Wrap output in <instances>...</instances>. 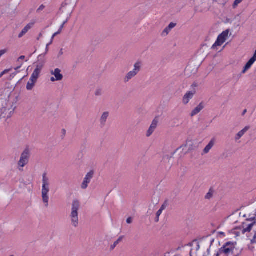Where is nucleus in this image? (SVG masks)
I'll return each instance as SVG.
<instances>
[{
  "label": "nucleus",
  "mask_w": 256,
  "mask_h": 256,
  "mask_svg": "<svg viewBox=\"0 0 256 256\" xmlns=\"http://www.w3.org/2000/svg\"><path fill=\"white\" fill-rule=\"evenodd\" d=\"M80 203L77 199L74 200L72 203L71 210L70 218L72 225L74 228H77L79 224L78 210L80 209Z\"/></svg>",
  "instance_id": "1"
},
{
  "label": "nucleus",
  "mask_w": 256,
  "mask_h": 256,
  "mask_svg": "<svg viewBox=\"0 0 256 256\" xmlns=\"http://www.w3.org/2000/svg\"><path fill=\"white\" fill-rule=\"evenodd\" d=\"M42 197L43 202L44 204L46 207L48 206L49 196L48 192H50V180L47 176V174L44 172L42 174Z\"/></svg>",
  "instance_id": "2"
},
{
  "label": "nucleus",
  "mask_w": 256,
  "mask_h": 256,
  "mask_svg": "<svg viewBox=\"0 0 256 256\" xmlns=\"http://www.w3.org/2000/svg\"><path fill=\"white\" fill-rule=\"evenodd\" d=\"M236 242H228L219 249L216 256H220L221 254H224L225 256H228L232 254L235 248Z\"/></svg>",
  "instance_id": "3"
},
{
  "label": "nucleus",
  "mask_w": 256,
  "mask_h": 256,
  "mask_svg": "<svg viewBox=\"0 0 256 256\" xmlns=\"http://www.w3.org/2000/svg\"><path fill=\"white\" fill-rule=\"evenodd\" d=\"M30 156V152L29 148H26L20 154V160L18 162V168L20 171L29 162Z\"/></svg>",
  "instance_id": "4"
},
{
  "label": "nucleus",
  "mask_w": 256,
  "mask_h": 256,
  "mask_svg": "<svg viewBox=\"0 0 256 256\" xmlns=\"http://www.w3.org/2000/svg\"><path fill=\"white\" fill-rule=\"evenodd\" d=\"M134 68L132 70L129 72L124 78V83L128 82L131 79L136 76L140 72L142 67V62H136L134 64Z\"/></svg>",
  "instance_id": "5"
},
{
  "label": "nucleus",
  "mask_w": 256,
  "mask_h": 256,
  "mask_svg": "<svg viewBox=\"0 0 256 256\" xmlns=\"http://www.w3.org/2000/svg\"><path fill=\"white\" fill-rule=\"evenodd\" d=\"M228 34L229 30H226L220 34L218 36L215 43L212 46V48L214 50L216 48V46H221L226 40Z\"/></svg>",
  "instance_id": "6"
},
{
  "label": "nucleus",
  "mask_w": 256,
  "mask_h": 256,
  "mask_svg": "<svg viewBox=\"0 0 256 256\" xmlns=\"http://www.w3.org/2000/svg\"><path fill=\"white\" fill-rule=\"evenodd\" d=\"M44 62H40L36 65V68L34 70L30 78V80H35L37 82L40 74L44 66Z\"/></svg>",
  "instance_id": "7"
},
{
  "label": "nucleus",
  "mask_w": 256,
  "mask_h": 256,
  "mask_svg": "<svg viewBox=\"0 0 256 256\" xmlns=\"http://www.w3.org/2000/svg\"><path fill=\"white\" fill-rule=\"evenodd\" d=\"M94 174V172L90 171L86 174L81 185V188L82 189L86 190L88 188V184L90 183L92 178H93Z\"/></svg>",
  "instance_id": "8"
},
{
  "label": "nucleus",
  "mask_w": 256,
  "mask_h": 256,
  "mask_svg": "<svg viewBox=\"0 0 256 256\" xmlns=\"http://www.w3.org/2000/svg\"><path fill=\"white\" fill-rule=\"evenodd\" d=\"M13 114V111L10 109H8L6 108H3L1 110V114H0V118H4L6 120L7 119L10 118Z\"/></svg>",
  "instance_id": "9"
},
{
  "label": "nucleus",
  "mask_w": 256,
  "mask_h": 256,
  "mask_svg": "<svg viewBox=\"0 0 256 256\" xmlns=\"http://www.w3.org/2000/svg\"><path fill=\"white\" fill-rule=\"evenodd\" d=\"M158 120L156 118H155L154 120H153L148 130L147 131V132H146V136L147 137L150 136L154 132L156 128L158 126Z\"/></svg>",
  "instance_id": "10"
},
{
  "label": "nucleus",
  "mask_w": 256,
  "mask_h": 256,
  "mask_svg": "<svg viewBox=\"0 0 256 256\" xmlns=\"http://www.w3.org/2000/svg\"><path fill=\"white\" fill-rule=\"evenodd\" d=\"M34 25V23L33 22L28 24L18 34V38H20L24 36L33 27Z\"/></svg>",
  "instance_id": "11"
},
{
  "label": "nucleus",
  "mask_w": 256,
  "mask_h": 256,
  "mask_svg": "<svg viewBox=\"0 0 256 256\" xmlns=\"http://www.w3.org/2000/svg\"><path fill=\"white\" fill-rule=\"evenodd\" d=\"M195 92H188L186 94L184 95L182 98V102L184 104H186L188 103L190 100L193 98Z\"/></svg>",
  "instance_id": "12"
},
{
  "label": "nucleus",
  "mask_w": 256,
  "mask_h": 256,
  "mask_svg": "<svg viewBox=\"0 0 256 256\" xmlns=\"http://www.w3.org/2000/svg\"><path fill=\"white\" fill-rule=\"evenodd\" d=\"M256 224V222L254 220L253 222L246 224L244 223L242 224V234H244L246 232H250L252 227Z\"/></svg>",
  "instance_id": "13"
},
{
  "label": "nucleus",
  "mask_w": 256,
  "mask_h": 256,
  "mask_svg": "<svg viewBox=\"0 0 256 256\" xmlns=\"http://www.w3.org/2000/svg\"><path fill=\"white\" fill-rule=\"evenodd\" d=\"M61 70L58 68H56L54 70H51L50 74L54 75L58 80H61L63 78V75L60 74Z\"/></svg>",
  "instance_id": "14"
},
{
  "label": "nucleus",
  "mask_w": 256,
  "mask_h": 256,
  "mask_svg": "<svg viewBox=\"0 0 256 256\" xmlns=\"http://www.w3.org/2000/svg\"><path fill=\"white\" fill-rule=\"evenodd\" d=\"M249 126L244 127L242 130L240 131L235 136L234 140L236 142L239 140L250 129Z\"/></svg>",
  "instance_id": "15"
},
{
  "label": "nucleus",
  "mask_w": 256,
  "mask_h": 256,
  "mask_svg": "<svg viewBox=\"0 0 256 256\" xmlns=\"http://www.w3.org/2000/svg\"><path fill=\"white\" fill-rule=\"evenodd\" d=\"M215 144V140L214 138L211 140L208 144L205 147V148L203 150V153L204 154H206L209 152L210 150L212 149V148L214 146Z\"/></svg>",
  "instance_id": "16"
},
{
  "label": "nucleus",
  "mask_w": 256,
  "mask_h": 256,
  "mask_svg": "<svg viewBox=\"0 0 256 256\" xmlns=\"http://www.w3.org/2000/svg\"><path fill=\"white\" fill-rule=\"evenodd\" d=\"M204 108V106L202 102L200 103L192 112L191 114H190L191 116H194L198 114Z\"/></svg>",
  "instance_id": "17"
},
{
  "label": "nucleus",
  "mask_w": 256,
  "mask_h": 256,
  "mask_svg": "<svg viewBox=\"0 0 256 256\" xmlns=\"http://www.w3.org/2000/svg\"><path fill=\"white\" fill-rule=\"evenodd\" d=\"M108 116L109 112H105L102 114L100 120V122L102 126H104L106 124V122Z\"/></svg>",
  "instance_id": "18"
},
{
  "label": "nucleus",
  "mask_w": 256,
  "mask_h": 256,
  "mask_svg": "<svg viewBox=\"0 0 256 256\" xmlns=\"http://www.w3.org/2000/svg\"><path fill=\"white\" fill-rule=\"evenodd\" d=\"M176 24L173 22H170L169 25L166 27L162 32V34L163 36H166L170 32L172 28H174Z\"/></svg>",
  "instance_id": "19"
},
{
  "label": "nucleus",
  "mask_w": 256,
  "mask_h": 256,
  "mask_svg": "<svg viewBox=\"0 0 256 256\" xmlns=\"http://www.w3.org/2000/svg\"><path fill=\"white\" fill-rule=\"evenodd\" d=\"M255 62L254 60L253 59L250 58L248 62L246 64V66L244 67V70L242 72V74H244L248 70H249L252 66L253 64Z\"/></svg>",
  "instance_id": "20"
},
{
  "label": "nucleus",
  "mask_w": 256,
  "mask_h": 256,
  "mask_svg": "<svg viewBox=\"0 0 256 256\" xmlns=\"http://www.w3.org/2000/svg\"><path fill=\"white\" fill-rule=\"evenodd\" d=\"M124 236H120L114 242L113 244H112L110 247V250H112L114 249V248L120 243L121 242L123 239Z\"/></svg>",
  "instance_id": "21"
},
{
  "label": "nucleus",
  "mask_w": 256,
  "mask_h": 256,
  "mask_svg": "<svg viewBox=\"0 0 256 256\" xmlns=\"http://www.w3.org/2000/svg\"><path fill=\"white\" fill-rule=\"evenodd\" d=\"M36 82L34 80H30V81H28V82L27 83L26 89L28 90H32L34 88Z\"/></svg>",
  "instance_id": "22"
},
{
  "label": "nucleus",
  "mask_w": 256,
  "mask_h": 256,
  "mask_svg": "<svg viewBox=\"0 0 256 256\" xmlns=\"http://www.w3.org/2000/svg\"><path fill=\"white\" fill-rule=\"evenodd\" d=\"M213 196V192L211 190H209V192L206 194L205 196V198L207 200H210L212 198Z\"/></svg>",
  "instance_id": "23"
},
{
  "label": "nucleus",
  "mask_w": 256,
  "mask_h": 256,
  "mask_svg": "<svg viewBox=\"0 0 256 256\" xmlns=\"http://www.w3.org/2000/svg\"><path fill=\"white\" fill-rule=\"evenodd\" d=\"M168 200H166L164 201V203L162 204V206L160 207V210H162V211H163L164 210H165L166 207L168 206Z\"/></svg>",
  "instance_id": "24"
},
{
  "label": "nucleus",
  "mask_w": 256,
  "mask_h": 256,
  "mask_svg": "<svg viewBox=\"0 0 256 256\" xmlns=\"http://www.w3.org/2000/svg\"><path fill=\"white\" fill-rule=\"evenodd\" d=\"M95 95L96 96H100L102 94V90L101 88H97L95 91Z\"/></svg>",
  "instance_id": "25"
},
{
  "label": "nucleus",
  "mask_w": 256,
  "mask_h": 256,
  "mask_svg": "<svg viewBox=\"0 0 256 256\" xmlns=\"http://www.w3.org/2000/svg\"><path fill=\"white\" fill-rule=\"evenodd\" d=\"M242 0H235L233 4V8H236L239 4L242 2Z\"/></svg>",
  "instance_id": "26"
},
{
  "label": "nucleus",
  "mask_w": 256,
  "mask_h": 256,
  "mask_svg": "<svg viewBox=\"0 0 256 256\" xmlns=\"http://www.w3.org/2000/svg\"><path fill=\"white\" fill-rule=\"evenodd\" d=\"M64 54V52H63V49L62 48H61L58 52V58H60V57L62 54Z\"/></svg>",
  "instance_id": "27"
},
{
  "label": "nucleus",
  "mask_w": 256,
  "mask_h": 256,
  "mask_svg": "<svg viewBox=\"0 0 256 256\" xmlns=\"http://www.w3.org/2000/svg\"><path fill=\"white\" fill-rule=\"evenodd\" d=\"M60 32H59L58 30L55 32L52 36V40H53V39L58 34H60Z\"/></svg>",
  "instance_id": "28"
},
{
  "label": "nucleus",
  "mask_w": 256,
  "mask_h": 256,
  "mask_svg": "<svg viewBox=\"0 0 256 256\" xmlns=\"http://www.w3.org/2000/svg\"><path fill=\"white\" fill-rule=\"evenodd\" d=\"M162 210H158L157 212H156V216H158V217H159L160 216V215L162 214Z\"/></svg>",
  "instance_id": "29"
},
{
  "label": "nucleus",
  "mask_w": 256,
  "mask_h": 256,
  "mask_svg": "<svg viewBox=\"0 0 256 256\" xmlns=\"http://www.w3.org/2000/svg\"><path fill=\"white\" fill-rule=\"evenodd\" d=\"M132 222V218L130 217L128 218H127L126 220V222L128 224H131Z\"/></svg>",
  "instance_id": "30"
},
{
  "label": "nucleus",
  "mask_w": 256,
  "mask_h": 256,
  "mask_svg": "<svg viewBox=\"0 0 256 256\" xmlns=\"http://www.w3.org/2000/svg\"><path fill=\"white\" fill-rule=\"evenodd\" d=\"M251 58L253 59L254 62L256 61V51L254 53L253 56Z\"/></svg>",
  "instance_id": "31"
},
{
  "label": "nucleus",
  "mask_w": 256,
  "mask_h": 256,
  "mask_svg": "<svg viewBox=\"0 0 256 256\" xmlns=\"http://www.w3.org/2000/svg\"><path fill=\"white\" fill-rule=\"evenodd\" d=\"M44 6L43 5L40 6L38 9V11L42 10L44 8Z\"/></svg>",
  "instance_id": "32"
},
{
  "label": "nucleus",
  "mask_w": 256,
  "mask_h": 256,
  "mask_svg": "<svg viewBox=\"0 0 256 256\" xmlns=\"http://www.w3.org/2000/svg\"><path fill=\"white\" fill-rule=\"evenodd\" d=\"M11 70V69H7V70H5L3 71V74H7L9 72H10V70Z\"/></svg>",
  "instance_id": "33"
},
{
  "label": "nucleus",
  "mask_w": 256,
  "mask_h": 256,
  "mask_svg": "<svg viewBox=\"0 0 256 256\" xmlns=\"http://www.w3.org/2000/svg\"><path fill=\"white\" fill-rule=\"evenodd\" d=\"M50 80L52 82H54L55 81H58V80H56V78L55 77H52L50 78Z\"/></svg>",
  "instance_id": "34"
},
{
  "label": "nucleus",
  "mask_w": 256,
  "mask_h": 256,
  "mask_svg": "<svg viewBox=\"0 0 256 256\" xmlns=\"http://www.w3.org/2000/svg\"><path fill=\"white\" fill-rule=\"evenodd\" d=\"M64 24H62L60 26V29L58 30L59 32H61L63 28H64Z\"/></svg>",
  "instance_id": "35"
},
{
  "label": "nucleus",
  "mask_w": 256,
  "mask_h": 256,
  "mask_svg": "<svg viewBox=\"0 0 256 256\" xmlns=\"http://www.w3.org/2000/svg\"><path fill=\"white\" fill-rule=\"evenodd\" d=\"M24 58H25V56H20L18 58V60H24Z\"/></svg>",
  "instance_id": "36"
},
{
  "label": "nucleus",
  "mask_w": 256,
  "mask_h": 256,
  "mask_svg": "<svg viewBox=\"0 0 256 256\" xmlns=\"http://www.w3.org/2000/svg\"><path fill=\"white\" fill-rule=\"evenodd\" d=\"M246 112H247L246 109L244 110L242 112V116H244L246 114Z\"/></svg>",
  "instance_id": "37"
},
{
  "label": "nucleus",
  "mask_w": 256,
  "mask_h": 256,
  "mask_svg": "<svg viewBox=\"0 0 256 256\" xmlns=\"http://www.w3.org/2000/svg\"><path fill=\"white\" fill-rule=\"evenodd\" d=\"M253 240H256V231L254 232V236Z\"/></svg>",
  "instance_id": "38"
},
{
  "label": "nucleus",
  "mask_w": 256,
  "mask_h": 256,
  "mask_svg": "<svg viewBox=\"0 0 256 256\" xmlns=\"http://www.w3.org/2000/svg\"><path fill=\"white\" fill-rule=\"evenodd\" d=\"M159 221V217H158L157 216H156V218H155V222H158Z\"/></svg>",
  "instance_id": "39"
},
{
  "label": "nucleus",
  "mask_w": 256,
  "mask_h": 256,
  "mask_svg": "<svg viewBox=\"0 0 256 256\" xmlns=\"http://www.w3.org/2000/svg\"><path fill=\"white\" fill-rule=\"evenodd\" d=\"M52 40H52L51 39V41H50V42L49 44H46V48H48V46H50V45L52 43Z\"/></svg>",
  "instance_id": "40"
},
{
  "label": "nucleus",
  "mask_w": 256,
  "mask_h": 256,
  "mask_svg": "<svg viewBox=\"0 0 256 256\" xmlns=\"http://www.w3.org/2000/svg\"><path fill=\"white\" fill-rule=\"evenodd\" d=\"M5 74H3V72H2L0 74V78L2 76Z\"/></svg>",
  "instance_id": "41"
},
{
  "label": "nucleus",
  "mask_w": 256,
  "mask_h": 256,
  "mask_svg": "<svg viewBox=\"0 0 256 256\" xmlns=\"http://www.w3.org/2000/svg\"><path fill=\"white\" fill-rule=\"evenodd\" d=\"M5 74H3V72H2L0 74V78L2 76Z\"/></svg>",
  "instance_id": "42"
},
{
  "label": "nucleus",
  "mask_w": 256,
  "mask_h": 256,
  "mask_svg": "<svg viewBox=\"0 0 256 256\" xmlns=\"http://www.w3.org/2000/svg\"><path fill=\"white\" fill-rule=\"evenodd\" d=\"M247 220H255V218H252L250 219H248Z\"/></svg>",
  "instance_id": "43"
},
{
  "label": "nucleus",
  "mask_w": 256,
  "mask_h": 256,
  "mask_svg": "<svg viewBox=\"0 0 256 256\" xmlns=\"http://www.w3.org/2000/svg\"><path fill=\"white\" fill-rule=\"evenodd\" d=\"M240 256V252L239 253V254H236V256Z\"/></svg>",
  "instance_id": "44"
},
{
  "label": "nucleus",
  "mask_w": 256,
  "mask_h": 256,
  "mask_svg": "<svg viewBox=\"0 0 256 256\" xmlns=\"http://www.w3.org/2000/svg\"><path fill=\"white\" fill-rule=\"evenodd\" d=\"M20 67V66H18V67H17V68H15V70H18V69Z\"/></svg>",
  "instance_id": "45"
},
{
  "label": "nucleus",
  "mask_w": 256,
  "mask_h": 256,
  "mask_svg": "<svg viewBox=\"0 0 256 256\" xmlns=\"http://www.w3.org/2000/svg\"><path fill=\"white\" fill-rule=\"evenodd\" d=\"M42 36V34H40V36H39V38H40Z\"/></svg>",
  "instance_id": "46"
},
{
  "label": "nucleus",
  "mask_w": 256,
  "mask_h": 256,
  "mask_svg": "<svg viewBox=\"0 0 256 256\" xmlns=\"http://www.w3.org/2000/svg\"><path fill=\"white\" fill-rule=\"evenodd\" d=\"M210 248H208V252L209 253V252H210Z\"/></svg>",
  "instance_id": "47"
},
{
  "label": "nucleus",
  "mask_w": 256,
  "mask_h": 256,
  "mask_svg": "<svg viewBox=\"0 0 256 256\" xmlns=\"http://www.w3.org/2000/svg\"><path fill=\"white\" fill-rule=\"evenodd\" d=\"M67 22V21H65L63 22V24H64V25Z\"/></svg>",
  "instance_id": "48"
}]
</instances>
